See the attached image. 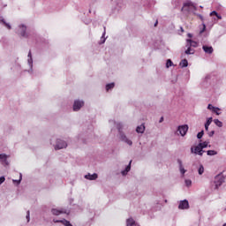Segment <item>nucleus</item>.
<instances>
[{"label":"nucleus","mask_w":226,"mask_h":226,"mask_svg":"<svg viewBox=\"0 0 226 226\" xmlns=\"http://www.w3.org/2000/svg\"><path fill=\"white\" fill-rule=\"evenodd\" d=\"M27 26H26V25H19V29H18V34H19V36H22L23 38H27V36H29V34H27Z\"/></svg>","instance_id":"nucleus-1"},{"label":"nucleus","mask_w":226,"mask_h":226,"mask_svg":"<svg viewBox=\"0 0 226 226\" xmlns=\"http://www.w3.org/2000/svg\"><path fill=\"white\" fill-rule=\"evenodd\" d=\"M224 182H225V177L222 175H217L215 177L214 185L215 188H218L219 186H222V185H223Z\"/></svg>","instance_id":"nucleus-2"},{"label":"nucleus","mask_w":226,"mask_h":226,"mask_svg":"<svg viewBox=\"0 0 226 226\" xmlns=\"http://www.w3.org/2000/svg\"><path fill=\"white\" fill-rule=\"evenodd\" d=\"M82 107H84V101H80V100L74 101V103H73L74 112H79V110H80Z\"/></svg>","instance_id":"nucleus-3"},{"label":"nucleus","mask_w":226,"mask_h":226,"mask_svg":"<svg viewBox=\"0 0 226 226\" xmlns=\"http://www.w3.org/2000/svg\"><path fill=\"white\" fill-rule=\"evenodd\" d=\"M191 151L192 153H194V154H199V156L204 154V148L200 145H198L195 149L191 148Z\"/></svg>","instance_id":"nucleus-4"},{"label":"nucleus","mask_w":226,"mask_h":226,"mask_svg":"<svg viewBox=\"0 0 226 226\" xmlns=\"http://www.w3.org/2000/svg\"><path fill=\"white\" fill-rule=\"evenodd\" d=\"M178 132L182 137H185L188 132V125L185 124L178 126Z\"/></svg>","instance_id":"nucleus-5"},{"label":"nucleus","mask_w":226,"mask_h":226,"mask_svg":"<svg viewBox=\"0 0 226 226\" xmlns=\"http://www.w3.org/2000/svg\"><path fill=\"white\" fill-rule=\"evenodd\" d=\"M190 208V203H188V200H181L178 205V209H189Z\"/></svg>","instance_id":"nucleus-6"},{"label":"nucleus","mask_w":226,"mask_h":226,"mask_svg":"<svg viewBox=\"0 0 226 226\" xmlns=\"http://www.w3.org/2000/svg\"><path fill=\"white\" fill-rule=\"evenodd\" d=\"M27 57H28L27 63H28V65L30 68V70L28 72H29V73H32V72H33V55L31 53V50H29Z\"/></svg>","instance_id":"nucleus-7"},{"label":"nucleus","mask_w":226,"mask_h":226,"mask_svg":"<svg viewBox=\"0 0 226 226\" xmlns=\"http://www.w3.org/2000/svg\"><path fill=\"white\" fill-rule=\"evenodd\" d=\"M193 8V10H197V6H195V4H193L192 1H187L184 3V7L182 10H185V8Z\"/></svg>","instance_id":"nucleus-8"},{"label":"nucleus","mask_w":226,"mask_h":226,"mask_svg":"<svg viewBox=\"0 0 226 226\" xmlns=\"http://www.w3.org/2000/svg\"><path fill=\"white\" fill-rule=\"evenodd\" d=\"M0 24H2V26H4V27H6L7 29H11V25L6 22V19L3 16H0Z\"/></svg>","instance_id":"nucleus-9"},{"label":"nucleus","mask_w":226,"mask_h":226,"mask_svg":"<svg viewBox=\"0 0 226 226\" xmlns=\"http://www.w3.org/2000/svg\"><path fill=\"white\" fill-rule=\"evenodd\" d=\"M115 8L113 10V13H119L121 11V9L123 8V4L121 2H115Z\"/></svg>","instance_id":"nucleus-10"},{"label":"nucleus","mask_w":226,"mask_h":226,"mask_svg":"<svg viewBox=\"0 0 226 226\" xmlns=\"http://www.w3.org/2000/svg\"><path fill=\"white\" fill-rule=\"evenodd\" d=\"M207 109L208 110H211V112H213L214 114H219L221 110L220 108L215 107L212 104H208Z\"/></svg>","instance_id":"nucleus-11"},{"label":"nucleus","mask_w":226,"mask_h":226,"mask_svg":"<svg viewBox=\"0 0 226 226\" xmlns=\"http://www.w3.org/2000/svg\"><path fill=\"white\" fill-rule=\"evenodd\" d=\"M202 49H203L205 54H212L214 52V49L211 46L203 45Z\"/></svg>","instance_id":"nucleus-12"},{"label":"nucleus","mask_w":226,"mask_h":226,"mask_svg":"<svg viewBox=\"0 0 226 226\" xmlns=\"http://www.w3.org/2000/svg\"><path fill=\"white\" fill-rule=\"evenodd\" d=\"M86 179H89V181H94V179H98V175L96 173L87 174L85 176Z\"/></svg>","instance_id":"nucleus-13"},{"label":"nucleus","mask_w":226,"mask_h":226,"mask_svg":"<svg viewBox=\"0 0 226 226\" xmlns=\"http://www.w3.org/2000/svg\"><path fill=\"white\" fill-rule=\"evenodd\" d=\"M0 162H3L5 165H9L8 155L6 154H0Z\"/></svg>","instance_id":"nucleus-14"},{"label":"nucleus","mask_w":226,"mask_h":226,"mask_svg":"<svg viewBox=\"0 0 226 226\" xmlns=\"http://www.w3.org/2000/svg\"><path fill=\"white\" fill-rule=\"evenodd\" d=\"M186 48H187V49L185 51V54L187 55V56H190V55H192V54H195V49H192V47L190 46V44H186Z\"/></svg>","instance_id":"nucleus-15"},{"label":"nucleus","mask_w":226,"mask_h":226,"mask_svg":"<svg viewBox=\"0 0 226 226\" xmlns=\"http://www.w3.org/2000/svg\"><path fill=\"white\" fill-rule=\"evenodd\" d=\"M64 147H66V142L60 140L55 147V149H64Z\"/></svg>","instance_id":"nucleus-16"},{"label":"nucleus","mask_w":226,"mask_h":226,"mask_svg":"<svg viewBox=\"0 0 226 226\" xmlns=\"http://www.w3.org/2000/svg\"><path fill=\"white\" fill-rule=\"evenodd\" d=\"M186 42L188 43L189 46L193 47V49H197V47H199L197 41H192V39H187Z\"/></svg>","instance_id":"nucleus-17"},{"label":"nucleus","mask_w":226,"mask_h":226,"mask_svg":"<svg viewBox=\"0 0 226 226\" xmlns=\"http://www.w3.org/2000/svg\"><path fill=\"white\" fill-rule=\"evenodd\" d=\"M136 132H137V133H144V132H146V126L144 125V124H142L141 125L138 126L136 128Z\"/></svg>","instance_id":"nucleus-18"},{"label":"nucleus","mask_w":226,"mask_h":226,"mask_svg":"<svg viewBox=\"0 0 226 226\" xmlns=\"http://www.w3.org/2000/svg\"><path fill=\"white\" fill-rule=\"evenodd\" d=\"M105 34H107V27L104 26V31L102 33V36L101 37L100 44L102 45V43H105V41L107 38H105Z\"/></svg>","instance_id":"nucleus-19"},{"label":"nucleus","mask_w":226,"mask_h":226,"mask_svg":"<svg viewBox=\"0 0 226 226\" xmlns=\"http://www.w3.org/2000/svg\"><path fill=\"white\" fill-rule=\"evenodd\" d=\"M126 226H136L135 220L133 218L130 217L126 220Z\"/></svg>","instance_id":"nucleus-20"},{"label":"nucleus","mask_w":226,"mask_h":226,"mask_svg":"<svg viewBox=\"0 0 226 226\" xmlns=\"http://www.w3.org/2000/svg\"><path fill=\"white\" fill-rule=\"evenodd\" d=\"M179 66L180 68H186L188 66V60L186 59L181 60V62L179 63Z\"/></svg>","instance_id":"nucleus-21"},{"label":"nucleus","mask_w":226,"mask_h":226,"mask_svg":"<svg viewBox=\"0 0 226 226\" xmlns=\"http://www.w3.org/2000/svg\"><path fill=\"white\" fill-rule=\"evenodd\" d=\"M116 84L115 83H109L106 85V91H110L114 89Z\"/></svg>","instance_id":"nucleus-22"},{"label":"nucleus","mask_w":226,"mask_h":226,"mask_svg":"<svg viewBox=\"0 0 226 226\" xmlns=\"http://www.w3.org/2000/svg\"><path fill=\"white\" fill-rule=\"evenodd\" d=\"M132 169V161H130L128 166L125 168V170L122 171V174H126L127 172H130Z\"/></svg>","instance_id":"nucleus-23"},{"label":"nucleus","mask_w":226,"mask_h":226,"mask_svg":"<svg viewBox=\"0 0 226 226\" xmlns=\"http://www.w3.org/2000/svg\"><path fill=\"white\" fill-rule=\"evenodd\" d=\"M178 162L181 174H185V172H186V170H185V168L183 167V162L181 161H179Z\"/></svg>","instance_id":"nucleus-24"},{"label":"nucleus","mask_w":226,"mask_h":226,"mask_svg":"<svg viewBox=\"0 0 226 226\" xmlns=\"http://www.w3.org/2000/svg\"><path fill=\"white\" fill-rule=\"evenodd\" d=\"M198 173L200 174V176H202V174H204V166L203 165H200V167L198 169Z\"/></svg>","instance_id":"nucleus-25"},{"label":"nucleus","mask_w":226,"mask_h":226,"mask_svg":"<svg viewBox=\"0 0 226 226\" xmlns=\"http://www.w3.org/2000/svg\"><path fill=\"white\" fill-rule=\"evenodd\" d=\"M199 146H200L203 149H206V147H207V146H209V142L205 141L203 143H200Z\"/></svg>","instance_id":"nucleus-26"},{"label":"nucleus","mask_w":226,"mask_h":226,"mask_svg":"<svg viewBox=\"0 0 226 226\" xmlns=\"http://www.w3.org/2000/svg\"><path fill=\"white\" fill-rule=\"evenodd\" d=\"M214 123H215L216 126H219V128H222L223 125V124L218 119L214 120Z\"/></svg>","instance_id":"nucleus-27"},{"label":"nucleus","mask_w":226,"mask_h":226,"mask_svg":"<svg viewBox=\"0 0 226 226\" xmlns=\"http://www.w3.org/2000/svg\"><path fill=\"white\" fill-rule=\"evenodd\" d=\"M207 154L208 156H215V154H216V151H215V150H208V151L207 152Z\"/></svg>","instance_id":"nucleus-28"},{"label":"nucleus","mask_w":226,"mask_h":226,"mask_svg":"<svg viewBox=\"0 0 226 226\" xmlns=\"http://www.w3.org/2000/svg\"><path fill=\"white\" fill-rule=\"evenodd\" d=\"M61 213H63V212L60 210H57V209L52 210V214L55 215L56 216H59V215H61Z\"/></svg>","instance_id":"nucleus-29"},{"label":"nucleus","mask_w":226,"mask_h":226,"mask_svg":"<svg viewBox=\"0 0 226 226\" xmlns=\"http://www.w3.org/2000/svg\"><path fill=\"white\" fill-rule=\"evenodd\" d=\"M172 64H174V63H172V60L168 59L166 62V68H170V66H172Z\"/></svg>","instance_id":"nucleus-30"},{"label":"nucleus","mask_w":226,"mask_h":226,"mask_svg":"<svg viewBox=\"0 0 226 226\" xmlns=\"http://www.w3.org/2000/svg\"><path fill=\"white\" fill-rule=\"evenodd\" d=\"M213 15H215L217 19H222V16L218 15V12H216L215 11L210 13V16H213Z\"/></svg>","instance_id":"nucleus-31"},{"label":"nucleus","mask_w":226,"mask_h":226,"mask_svg":"<svg viewBox=\"0 0 226 226\" xmlns=\"http://www.w3.org/2000/svg\"><path fill=\"white\" fill-rule=\"evenodd\" d=\"M21 181H22V173L19 174V180H13V183H17L18 185H20Z\"/></svg>","instance_id":"nucleus-32"},{"label":"nucleus","mask_w":226,"mask_h":226,"mask_svg":"<svg viewBox=\"0 0 226 226\" xmlns=\"http://www.w3.org/2000/svg\"><path fill=\"white\" fill-rule=\"evenodd\" d=\"M202 137H204V131H201L197 134V139H202Z\"/></svg>","instance_id":"nucleus-33"},{"label":"nucleus","mask_w":226,"mask_h":226,"mask_svg":"<svg viewBox=\"0 0 226 226\" xmlns=\"http://www.w3.org/2000/svg\"><path fill=\"white\" fill-rule=\"evenodd\" d=\"M62 222V223H64V225H65V226H72L71 223H70V222H68V221H66V220H64V221H61Z\"/></svg>","instance_id":"nucleus-34"},{"label":"nucleus","mask_w":226,"mask_h":226,"mask_svg":"<svg viewBox=\"0 0 226 226\" xmlns=\"http://www.w3.org/2000/svg\"><path fill=\"white\" fill-rule=\"evenodd\" d=\"M203 28L200 31V34H202V33H204V31H206V24L202 23Z\"/></svg>","instance_id":"nucleus-35"},{"label":"nucleus","mask_w":226,"mask_h":226,"mask_svg":"<svg viewBox=\"0 0 226 226\" xmlns=\"http://www.w3.org/2000/svg\"><path fill=\"white\" fill-rule=\"evenodd\" d=\"M186 186H192V181L190 179L185 180Z\"/></svg>","instance_id":"nucleus-36"},{"label":"nucleus","mask_w":226,"mask_h":226,"mask_svg":"<svg viewBox=\"0 0 226 226\" xmlns=\"http://www.w3.org/2000/svg\"><path fill=\"white\" fill-rule=\"evenodd\" d=\"M211 123H213V117H209V118L207 119V121L206 124L210 125V124H211Z\"/></svg>","instance_id":"nucleus-37"},{"label":"nucleus","mask_w":226,"mask_h":226,"mask_svg":"<svg viewBox=\"0 0 226 226\" xmlns=\"http://www.w3.org/2000/svg\"><path fill=\"white\" fill-rule=\"evenodd\" d=\"M124 142H126L129 146H132V140H130L128 139H125Z\"/></svg>","instance_id":"nucleus-38"},{"label":"nucleus","mask_w":226,"mask_h":226,"mask_svg":"<svg viewBox=\"0 0 226 226\" xmlns=\"http://www.w3.org/2000/svg\"><path fill=\"white\" fill-rule=\"evenodd\" d=\"M4 181H6V178H4V177H0V185H3Z\"/></svg>","instance_id":"nucleus-39"},{"label":"nucleus","mask_w":226,"mask_h":226,"mask_svg":"<svg viewBox=\"0 0 226 226\" xmlns=\"http://www.w3.org/2000/svg\"><path fill=\"white\" fill-rule=\"evenodd\" d=\"M198 17L202 20V22H204V17L201 14H198Z\"/></svg>","instance_id":"nucleus-40"},{"label":"nucleus","mask_w":226,"mask_h":226,"mask_svg":"<svg viewBox=\"0 0 226 226\" xmlns=\"http://www.w3.org/2000/svg\"><path fill=\"white\" fill-rule=\"evenodd\" d=\"M204 80H205L206 82H207V80H209V77L207 76ZM206 82L203 83V86H206Z\"/></svg>","instance_id":"nucleus-41"},{"label":"nucleus","mask_w":226,"mask_h":226,"mask_svg":"<svg viewBox=\"0 0 226 226\" xmlns=\"http://www.w3.org/2000/svg\"><path fill=\"white\" fill-rule=\"evenodd\" d=\"M205 130H206V132H207V130H209V124H205Z\"/></svg>","instance_id":"nucleus-42"},{"label":"nucleus","mask_w":226,"mask_h":226,"mask_svg":"<svg viewBox=\"0 0 226 226\" xmlns=\"http://www.w3.org/2000/svg\"><path fill=\"white\" fill-rule=\"evenodd\" d=\"M29 216H30V214H29V212H27V215H26L27 222H29V220H30Z\"/></svg>","instance_id":"nucleus-43"},{"label":"nucleus","mask_w":226,"mask_h":226,"mask_svg":"<svg viewBox=\"0 0 226 226\" xmlns=\"http://www.w3.org/2000/svg\"><path fill=\"white\" fill-rule=\"evenodd\" d=\"M180 31L181 33H185V29L183 28V26H180Z\"/></svg>","instance_id":"nucleus-44"},{"label":"nucleus","mask_w":226,"mask_h":226,"mask_svg":"<svg viewBox=\"0 0 226 226\" xmlns=\"http://www.w3.org/2000/svg\"><path fill=\"white\" fill-rule=\"evenodd\" d=\"M159 122H160V123H162V122H163V117H161V119H160Z\"/></svg>","instance_id":"nucleus-45"},{"label":"nucleus","mask_w":226,"mask_h":226,"mask_svg":"<svg viewBox=\"0 0 226 226\" xmlns=\"http://www.w3.org/2000/svg\"><path fill=\"white\" fill-rule=\"evenodd\" d=\"M209 135L210 137H213V135H215V132H212Z\"/></svg>","instance_id":"nucleus-46"},{"label":"nucleus","mask_w":226,"mask_h":226,"mask_svg":"<svg viewBox=\"0 0 226 226\" xmlns=\"http://www.w3.org/2000/svg\"><path fill=\"white\" fill-rule=\"evenodd\" d=\"M187 36H188L189 38H192V34H188Z\"/></svg>","instance_id":"nucleus-47"},{"label":"nucleus","mask_w":226,"mask_h":226,"mask_svg":"<svg viewBox=\"0 0 226 226\" xmlns=\"http://www.w3.org/2000/svg\"><path fill=\"white\" fill-rule=\"evenodd\" d=\"M156 26H158V21L154 23V27H156Z\"/></svg>","instance_id":"nucleus-48"},{"label":"nucleus","mask_w":226,"mask_h":226,"mask_svg":"<svg viewBox=\"0 0 226 226\" xmlns=\"http://www.w3.org/2000/svg\"><path fill=\"white\" fill-rule=\"evenodd\" d=\"M222 226H226V223H224Z\"/></svg>","instance_id":"nucleus-49"}]
</instances>
